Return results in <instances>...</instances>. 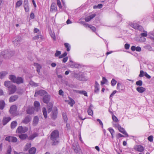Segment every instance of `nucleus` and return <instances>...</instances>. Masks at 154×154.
Masks as SVG:
<instances>
[{"instance_id": "f257e3e1", "label": "nucleus", "mask_w": 154, "mask_h": 154, "mask_svg": "<svg viewBox=\"0 0 154 154\" xmlns=\"http://www.w3.org/2000/svg\"><path fill=\"white\" fill-rule=\"evenodd\" d=\"M59 133L58 131L54 130L51 134L50 139L53 141L52 145H55L58 144L59 140Z\"/></svg>"}, {"instance_id": "f03ea898", "label": "nucleus", "mask_w": 154, "mask_h": 154, "mask_svg": "<svg viewBox=\"0 0 154 154\" xmlns=\"http://www.w3.org/2000/svg\"><path fill=\"white\" fill-rule=\"evenodd\" d=\"M9 79L13 82L17 84H20L23 83V79L20 77L17 78L15 75H11L9 76Z\"/></svg>"}, {"instance_id": "7ed1b4c3", "label": "nucleus", "mask_w": 154, "mask_h": 154, "mask_svg": "<svg viewBox=\"0 0 154 154\" xmlns=\"http://www.w3.org/2000/svg\"><path fill=\"white\" fill-rule=\"evenodd\" d=\"M14 52L10 50H6L2 51L1 55H2L5 58H9L14 55Z\"/></svg>"}, {"instance_id": "20e7f679", "label": "nucleus", "mask_w": 154, "mask_h": 154, "mask_svg": "<svg viewBox=\"0 0 154 154\" xmlns=\"http://www.w3.org/2000/svg\"><path fill=\"white\" fill-rule=\"evenodd\" d=\"M28 130V128L26 127L19 126L17 128L16 132L22 134L25 133Z\"/></svg>"}, {"instance_id": "39448f33", "label": "nucleus", "mask_w": 154, "mask_h": 154, "mask_svg": "<svg viewBox=\"0 0 154 154\" xmlns=\"http://www.w3.org/2000/svg\"><path fill=\"white\" fill-rule=\"evenodd\" d=\"M47 92H46V91L43 90H41L39 91H36L35 92L34 97H37L38 95L41 96H44L45 95H47Z\"/></svg>"}, {"instance_id": "423d86ee", "label": "nucleus", "mask_w": 154, "mask_h": 154, "mask_svg": "<svg viewBox=\"0 0 154 154\" xmlns=\"http://www.w3.org/2000/svg\"><path fill=\"white\" fill-rule=\"evenodd\" d=\"M9 94H11L15 92L17 90L16 86L13 85L10 86L8 88Z\"/></svg>"}, {"instance_id": "0eeeda50", "label": "nucleus", "mask_w": 154, "mask_h": 154, "mask_svg": "<svg viewBox=\"0 0 154 154\" xmlns=\"http://www.w3.org/2000/svg\"><path fill=\"white\" fill-rule=\"evenodd\" d=\"M5 140L9 142H16L17 140V138L16 137L11 136L6 137Z\"/></svg>"}, {"instance_id": "6e6552de", "label": "nucleus", "mask_w": 154, "mask_h": 154, "mask_svg": "<svg viewBox=\"0 0 154 154\" xmlns=\"http://www.w3.org/2000/svg\"><path fill=\"white\" fill-rule=\"evenodd\" d=\"M57 109L56 107H54L51 115V118L54 120L55 119L57 118Z\"/></svg>"}, {"instance_id": "1a4fd4ad", "label": "nucleus", "mask_w": 154, "mask_h": 154, "mask_svg": "<svg viewBox=\"0 0 154 154\" xmlns=\"http://www.w3.org/2000/svg\"><path fill=\"white\" fill-rule=\"evenodd\" d=\"M17 109V107L16 105H14L11 106L9 110L10 113L13 115L15 116Z\"/></svg>"}, {"instance_id": "9d476101", "label": "nucleus", "mask_w": 154, "mask_h": 154, "mask_svg": "<svg viewBox=\"0 0 154 154\" xmlns=\"http://www.w3.org/2000/svg\"><path fill=\"white\" fill-rule=\"evenodd\" d=\"M31 119L32 117L30 116H27L22 121V122L25 124H27L31 121Z\"/></svg>"}, {"instance_id": "9b49d317", "label": "nucleus", "mask_w": 154, "mask_h": 154, "mask_svg": "<svg viewBox=\"0 0 154 154\" xmlns=\"http://www.w3.org/2000/svg\"><path fill=\"white\" fill-rule=\"evenodd\" d=\"M117 127L118 129L120 132L122 133L123 134L125 135L127 137L128 136V135L126 132V131L125 130V129L124 128L121 127L120 125H117Z\"/></svg>"}, {"instance_id": "f8f14e48", "label": "nucleus", "mask_w": 154, "mask_h": 154, "mask_svg": "<svg viewBox=\"0 0 154 154\" xmlns=\"http://www.w3.org/2000/svg\"><path fill=\"white\" fill-rule=\"evenodd\" d=\"M11 119L10 117H4L2 120V124L3 125H5Z\"/></svg>"}, {"instance_id": "ddd939ff", "label": "nucleus", "mask_w": 154, "mask_h": 154, "mask_svg": "<svg viewBox=\"0 0 154 154\" xmlns=\"http://www.w3.org/2000/svg\"><path fill=\"white\" fill-rule=\"evenodd\" d=\"M22 38L20 36H18L17 37L15 40L13 41V43L14 45L16 46H17L20 44Z\"/></svg>"}, {"instance_id": "4468645a", "label": "nucleus", "mask_w": 154, "mask_h": 154, "mask_svg": "<svg viewBox=\"0 0 154 154\" xmlns=\"http://www.w3.org/2000/svg\"><path fill=\"white\" fill-rule=\"evenodd\" d=\"M50 100V97L48 95V94L44 96L43 98V102L46 103H48Z\"/></svg>"}, {"instance_id": "2eb2a0df", "label": "nucleus", "mask_w": 154, "mask_h": 154, "mask_svg": "<svg viewBox=\"0 0 154 154\" xmlns=\"http://www.w3.org/2000/svg\"><path fill=\"white\" fill-rule=\"evenodd\" d=\"M82 24L85 27H88L89 28L92 30L93 32H95L96 29L94 26H93L91 25H88L87 23L84 22H83Z\"/></svg>"}, {"instance_id": "dca6fc26", "label": "nucleus", "mask_w": 154, "mask_h": 154, "mask_svg": "<svg viewBox=\"0 0 154 154\" xmlns=\"http://www.w3.org/2000/svg\"><path fill=\"white\" fill-rule=\"evenodd\" d=\"M34 109L37 111L40 108V103L37 101H35L34 103Z\"/></svg>"}, {"instance_id": "f3484780", "label": "nucleus", "mask_w": 154, "mask_h": 154, "mask_svg": "<svg viewBox=\"0 0 154 154\" xmlns=\"http://www.w3.org/2000/svg\"><path fill=\"white\" fill-rule=\"evenodd\" d=\"M38 121L39 119L37 116L34 117L32 121V125L34 126L36 125L38 123Z\"/></svg>"}, {"instance_id": "a211bd4d", "label": "nucleus", "mask_w": 154, "mask_h": 154, "mask_svg": "<svg viewBox=\"0 0 154 154\" xmlns=\"http://www.w3.org/2000/svg\"><path fill=\"white\" fill-rule=\"evenodd\" d=\"M96 16V14H93L85 18V21L86 22H88Z\"/></svg>"}, {"instance_id": "6ab92c4d", "label": "nucleus", "mask_w": 154, "mask_h": 154, "mask_svg": "<svg viewBox=\"0 0 154 154\" xmlns=\"http://www.w3.org/2000/svg\"><path fill=\"white\" fill-rule=\"evenodd\" d=\"M136 90L139 93H142L146 91V89L142 87L139 86L136 88Z\"/></svg>"}, {"instance_id": "aec40b11", "label": "nucleus", "mask_w": 154, "mask_h": 154, "mask_svg": "<svg viewBox=\"0 0 154 154\" xmlns=\"http://www.w3.org/2000/svg\"><path fill=\"white\" fill-rule=\"evenodd\" d=\"M48 104L47 105V107L48 109V113L51 112L53 108V104L52 103L50 102L48 103Z\"/></svg>"}, {"instance_id": "412c9836", "label": "nucleus", "mask_w": 154, "mask_h": 154, "mask_svg": "<svg viewBox=\"0 0 154 154\" xmlns=\"http://www.w3.org/2000/svg\"><path fill=\"white\" fill-rule=\"evenodd\" d=\"M93 106L92 104L90 105L87 111L88 114L90 116H92L93 114V112L92 110Z\"/></svg>"}, {"instance_id": "4be33fe9", "label": "nucleus", "mask_w": 154, "mask_h": 154, "mask_svg": "<svg viewBox=\"0 0 154 154\" xmlns=\"http://www.w3.org/2000/svg\"><path fill=\"white\" fill-rule=\"evenodd\" d=\"M99 84L97 81H96L94 85V92L96 93H97L99 92Z\"/></svg>"}, {"instance_id": "5701e85b", "label": "nucleus", "mask_w": 154, "mask_h": 154, "mask_svg": "<svg viewBox=\"0 0 154 154\" xmlns=\"http://www.w3.org/2000/svg\"><path fill=\"white\" fill-rule=\"evenodd\" d=\"M18 98L17 95H14L11 96L9 98V102H13L17 100Z\"/></svg>"}, {"instance_id": "b1692460", "label": "nucleus", "mask_w": 154, "mask_h": 154, "mask_svg": "<svg viewBox=\"0 0 154 154\" xmlns=\"http://www.w3.org/2000/svg\"><path fill=\"white\" fill-rule=\"evenodd\" d=\"M34 65L35 66H36V70L37 71L38 73V74L39 75L40 74V69L42 67L41 66L37 63H34Z\"/></svg>"}, {"instance_id": "393cba45", "label": "nucleus", "mask_w": 154, "mask_h": 154, "mask_svg": "<svg viewBox=\"0 0 154 154\" xmlns=\"http://www.w3.org/2000/svg\"><path fill=\"white\" fill-rule=\"evenodd\" d=\"M38 136V133H34L33 134L30 135L28 137V139L29 140H32Z\"/></svg>"}, {"instance_id": "a878e982", "label": "nucleus", "mask_w": 154, "mask_h": 154, "mask_svg": "<svg viewBox=\"0 0 154 154\" xmlns=\"http://www.w3.org/2000/svg\"><path fill=\"white\" fill-rule=\"evenodd\" d=\"M17 123L16 121L12 122L11 124V129L14 128L17 125Z\"/></svg>"}, {"instance_id": "bb28decb", "label": "nucleus", "mask_w": 154, "mask_h": 154, "mask_svg": "<svg viewBox=\"0 0 154 154\" xmlns=\"http://www.w3.org/2000/svg\"><path fill=\"white\" fill-rule=\"evenodd\" d=\"M57 9V6L55 3H52L51 7V11H56Z\"/></svg>"}, {"instance_id": "cd10ccee", "label": "nucleus", "mask_w": 154, "mask_h": 154, "mask_svg": "<svg viewBox=\"0 0 154 154\" xmlns=\"http://www.w3.org/2000/svg\"><path fill=\"white\" fill-rule=\"evenodd\" d=\"M5 106V103L3 100H0V109L2 110L4 108Z\"/></svg>"}, {"instance_id": "c85d7f7f", "label": "nucleus", "mask_w": 154, "mask_h": 154, "mask_svg": "<svg viewBox=\"0 0 154 154\" xmlns=\"http://www.w3.org/2000/svg\"><path fill=\"white\" fill-rule=\"evenodd\" d=\"M36 149L34 147L31 148L29 151L30 154H34L36 152Z\"/></svg>"}, {"instance_id": "c756f323", "label": "nucleus", "mask_w": 154, "mask_h": 154, "mask_svg": "<svg viewBox=\"0 0 154 154\" xmlns=\"http://www.w3.org/2000/svg\"><path fill=\"white\" fill-rule=\"evenodd\" d=\"M19 137L21 139L24 140L28 137V135L26 134H23L19 135Z\"/></svg>"}, {"instance_id": "7c9ffc66", "label": "nucleus", "mask_w": 154, "mask_h": 154, "mask_svg": "<svg viewBox=\"0 0 154 154\" xmlns=\"http://www.w3.org/2000/svg\"><path fill=\"white\" fill-rule=\"evenodd\" d=\"M12 85V83L9 81H6L5 82V86L8 88Z\"/></svg>"}, {"instance_id": "2f4dec72", "label": "nucleus", "mask_w": 154, "mask_h": 154, "mask_svg": "<svg viewBox=\"0 0 154 154\" xmlns=\"http://www.w3.org/2000/svg\"><path fill=\"white\" fill-rule=\"evenodd\" d=\"M70 101H68V103L71 106H73L74 104L75 103L74 100L72 98L69 97Z\"/></svg>"}, {"instance_id": "473e14b6", "label": "nucleus", "mask_w": 154, "mask_h": 154, "mask_svg": "<svg viewBox=\"0 0 154 154\" xmlns=\"http://www.w3.org/2000/svg\"><path fill=\"white\" fill-rule=\"evenodd\" d=\"M77 92L81 94H83L85 96L87 97L88 96L87 92L85 91L78 90L77 91Z\"/></svg>"}, {"instance_id": "72a5a7b5", "label": "nucleus", "mask_w": 154, "mask_h": 154, "mask_svg": "<svg viewBox=\"0 0 154 154\" xmlns=\"http://www.w3.org/2000/svg\"><path fill=\"white\" fill-rule=\"evenodd\" d=\"M42 112L45 118L46 119L47 117V114L46 109L45 107L42 108Z\"/></svg>"}, {"instance_id": "f704fd0d", "label": "nucleus", "mask_w": 154, "mask_h": 154, "mask_svg": "<svg viewBox=\"0 0 154 154\" xmlns=\"http://www.w3.org/2000/svg\"><path fill=\"white\" fill-rule=\"evenodd\" d=\"M31 144L30 143H27L24 149V151H27L31 147Z\"/></svg>"}, {"instance_id": "c9c22d12", "label": "nucleus", "mask_w": 154, "mask_h": 154, "mask_svg": "<svg viewBox=\"0 0 154 154\" xmlns=\"http://www.w3.org/2000/svg\"><path fill=\"white\" fill-rule=\"evenodd\" d=\"M64 45L66 48V51H69L70 50L71 46L70 45L67 43H66L64 44Z\"/></svg>"}, {"instance_id": "e433bc0d", "label": "nucleus", "mask_w": 154, "mask_h": 154, "mask_svg": "<svg viewBox=\"0 0 154 154\" xmlns=\"http://www.w3.org/2000/svg\"><path fill=\"white\" fill-rule=\"evenodd\" d=\"M40 38L41 40L43 39V37L41 35H38L34 36L33 38L34 40H37Z\"/></svg>"}, {"instance_id": "4c0bfd02", "label": "nucleus", "mask_w": 154, "mask_h": 154, "mask_svg": "<svg viewBox=\"0 0 154 154\" xmlns=\"http://www.w3.org/2000/svg\"><path fill=\"white\" fill-rule=\"evenodd\" d=\"M7 74V72H0V78L3 79Z\"/></svg>"}, {"instance_id": "58836bf2", "label": "nucleus", "mask_w": 154, "mask_h": 154, "mask_svg": "<svg viewBox=\"0 0 154 154\" xmlns=\"http://www.w3.org/2000/svg\"><path fill=\"white\" fill-rule=\"evenodd\" d=\"M138 24L137 23H131L130 24V25L131 26V27H132L133 28L137 29V28L138 26Z\"/></svg>"}, {"instance_id": "ea45409f", "label": "nucleus", "mask_w": 154, "mask_h": 154, "mask_svg": "<svg viewBox=\"0 0 154 154\" xmlns=\"http://www.w3.org/2000/svg\"><path fill=\"white\" fill-rule=\"evenodd\" d=\"M144 150L143 147L141 145H138L137 146V150L139 152H142Z\"/></svg>"}, {"instance_id": "a19ab883", "label": "nucleus", "mask_w": 154, "mask_h": 154, "mask_svg": "<svg viewBox=\"0 0 154 154\" xmlns=\"http://www.w3.org/2000/svg\"><path fill=\"white\" fill-rule=\"evenodd\" d=\"M29 84L32 86H34V87H37L38 85V84L35 83L34 82L32 81H31L29 82Z\"/></svg>"}, {"instance_id": "79ce46f5", "label": "nucleus", "mask_w": 154, "mask_h": 154, "mask_svg": "<svg viewBox=\"0 0 154 154\" xmlns=\"http://www.w3.org/2000/svg\"><path fill=\"white\" fill-rule=\"evenodd\" d=\"M22 4V0H19L17 1L16 5V8L19 7Z\"/></svg>"}, {"instance_id": "37998d69", "label": "nucleus", "mask_w": 154, "mask_h": 154, "mask_svg": "<svg viewBox=\"0 0 154 154\" xmlns=\"http://www.w3.org/2000/svg\"><path fill=\"white\" fill-rule=\"evenodd\" d=\"M112 118L113 121L116 122H117L119 120L117 118L114 114L112 115Z\"/></svg>"}, {"instance_id": "c03bdc74", "label": "nucleus", "mask_w": 154, "mask_h": 154, "mask_svg": "<svg viewBox=\"0 0 154 154\" xmlns=\"http://www.w3.org/2000/svg\"><path fill=\"white\" fill-rule=\"evenodd\" d=\"M24 8L26 12H27L29 11V5H24Z\"/></svg>"}, {"instance_id": "a18cd8bd", "label": "nucleus", "mask_w": 154, "mask_h": 154, "mask_svg": "<svg viewBox=\"0 0 154 154\" xmlns=\"http://www.w3.org/2000/svg\"><path fill=\"white\" fill-rule=\"evenodd\" d=\"M61 54V52L60 51H56V53L54 54V56L55 57H59L60 55Z\"/></svg>"}, {"instance_id": "49530a36", "label": "nucleus", "mask_w": 154, "mask_h": 154, "mask_svg": "<svg viewBox=\"0 0 154 154\" xmlns=\"http://www.w3.org/2000/svg\"><path fill=\"white\" fill-rule=\"evenodd\" d=\"M12 149L11 146H9L7 150V152L6 154H11Z\"/></svg>"}, {"instance_id": "de8ad7c7", "label": "nucleus", "mask_w": 154, "mask_h": 154, "mask_svg": "<svg viewBox=\"0 0 154 154\" xmlns=\"http://www.w3.org/2000/svg\"><path fill=\"white\" fill-rule=\"evenodd\" d=\"M27 114H31L34 113V111L32 108L28 109L27 111Z\"/></svg>"}, {"instance_id": "09e8293b", "label": "nucleus", "mask_w": 154, "mask_h": 154, "mask_svg": "<svg viewBox=\"0 0 154 154\" xmlns=\"http://www.w3.org/2000/svg\"><path fill=\"white\" fill-rule=\"evenodd\" d=\"M143 82L141 80H139L136 82V84L138 86H141L142 85Z\"/></svg>"}, {"instance_id": "8fccbe9b", "label": "nucleus", "mask_w": 154, "mask_h": 154, "mask_svg": "<svg viewBox=\"0 0 154 154\" xmlns=\"http://www.w3.org/2000/svg\"><path fill=\"white\" fill-rule=\"evenodd\" d=\"M117 83V81L114 79H112L111 81V84L112 86H115Z\"/></svg>"}, {"instance_id": "3c124183", "label": "nucleus", "mask_w": 154, "mask_h": 154, "mask_svg": "<svg viewBox=\"0 0 154 154\" xmlns=\"http://www.w3.org/2000/svg\"><path fill=\"white\" fill-rule=\"evenodd\" d=\"M67 55V53L66 52H65L63 54H62L61 55V54L60 55L59 57V58L60 59L64 57H66Z\"/></svg>"}, {"instance_id": "603ef678", "label": "nucleus", "mask_w": 154, "mask_h": 154, "mask_svg": "<svg viewBox=\"0 0 154 154\" xmlns=\"http://www.w3.org/2000/svg\"><path fill=\"white\" fill-rule=\"evenodd\" d=\"M145 74V72H144L143 70H141L140 71V74L139 75V76L140 77H143Z\"/></svg>"}, {"instance_id": "864d4df0", "label": "nucleus", "mask_w": 154, "mask_h": 154, "mask_svg": "<svg viewBox=\"0 0 154 154\" xmlns=\"http://www.w3.org/2000/svg\"><path fill=\"white\" fill-rule=\"evenodd\" d=\"M63 116L64 121L66 122L67 120V118L66 114L65 113H63Z\"/></svg>"}, {"instance_id": "5fc2aeb1", "label": "nucleus", "mask_w": 154, "mask_h": 154, "mask_svg": "<svg viewBox=\"0 0 154 154\" xmlns=\"http://www.w3.org/2000/svg\"><path fill=\"white\" fill-rule=\"evenodd\" d=\"M57 4L60 8L61 9L62 8V6L60 0L57 1Z\"/></svg>"}, {"instance_id": "6e6d98bb", "label": "nucleus", "mask_w": 154, "mask_h": 154, "mask_svg": "<svg viewBox=\"0 0 154 154\" xmlns=\"http://www.w3.org/2000/svg\"><path fill=\"white\" fill-rule=\"evenodd\" d=\"M153 136L152 135H151V136H149L148 137V139L149 141L150 142H152L153 141Z\"/></svg>"}, {"instance_id": "4d7b16f0", "label": "nucleus", "mask_w": 154, "mask_h": 154, "mask_svg": "<svg viewBox=\"0 0 154 154\" xmlns=\"http://www.w3.org/2000/svg\"><path fill=\"white\" fill-rule=\"evenodd\" d=\"M140 35L146 37L147 35V32L145 31L143 33H142L140 34Z\"/></svg>"}, {"instance_id": "13d9d810", "label": "nucleus", "mask_w": 154, "mask_h": 154, "mask_svg": "<svg viewBox=\"0 0 154 154\" xmlns=\"http://www.w3.org/2000/svg\"><path fill=\"white\" fill-rule=\"evenodd\" d=\"M108 130L110 133L111 135H112V134L114 133V131L113 129L112 128H108Z\"/></svg>"}, {"instance_id": "bf43d9fd", "label": "nucleus", "mask_w": 154, "mask_h": 154, "mask_svg": "<svg viewBox=\"0 0 154 154\" xmlns=\"http://www.w3.org/2000/svg\"><path fill=\"white\" fill-rule=\"evenodd\" d=\"M130 45L128 44H125V48L126 49H128L130 47Z\"/></svg>"}, {"instance_id": "052dcab7", "label": "nucleus", "mask_w": 154, "mask_h": 154, "mask_svg": "<svg viewBox=\"0 0 154 154\" xmlns=\"http://www.w3.org/2000/svg\"><path fill=\"white\" fill-rule=\"evenodd\" d=\"M59 94L61 96H63V92L62 90L60 89L59 91Z\"/></svg>"}, {"instance_id": "680f3d73", "label": "nucleus", "mask_w": 154, "mask_h": 154, "mask_svg": "<svg viewBox=\"0 0 154 154\" xmlns=\"http://www.w3.org/2000/svg\"><path fill=\"white\" fill-rule=\"evenodd\" d=\"M117 92V91H114L112 93L110 94L109 97L110 98L111 97H112Z\"/></svg>"}, {"instance_id": "e2e57ef3", "label": "nucleus", "mask_w": 154, "mask_h": 154, "mask_svg": "<svg viewBox=\"0 0 154 154\" xmlns=\"http://www.w3.org/2000/svg\"><path fill=\"white\" fill-rule=\"evenodd\" d=\"M68 60V57H64L62 60V61L63 63H66Z\"/></svg>"}, {"instance_id": "0e129e2a", "label": "nucleus", "mask_w": 154, "mask_h": 154, "mask_svg": "<svg viewBox=\"0 0 154 154\" xmlns=\"http://www.w3.org/2000/svg\"><path fill=\"white\" fill-rule=\"evenodd\" d=\"M136 49L135 50L136 51L140 52L141 51V48L140 47L137 46V47H136Z\"/></svg>"}, {"instance_id": "69168bd1", "label": "nucleus", "mask_w": 154, "mask_h": 154, "mask_svg": "<svg viewBox=\"0 0 154 154\" xmlns=\"http://www.w3.org/2000/svg\"><path fill=\"white\" fill-rule=\"evenodd\" d=\"M144 75L148 79H149L151 78V76L149 75L146 72H145Z\"/></svg>"}, {"instance_id": "338daca9", "label": "nucleus", "mask_w": 154, "mask_h": 154, "mask_svg": "<svg viewBox=\"0 0 154 154\" xmlns=\"http://www.w3.org/2000/svg\"><path fill=\"white\" fill-rule=\"evenodd\" d=\"M97 121L102 126V127H103V125L102 122V121L100 119H97Z\"/></svg>"}, {"instance_id": "774afa93", "label": "nucleus", "mask_w": 154, "mask_h": 154, "mask_svg": "<svg viewBox=\"0 0 154 154\" xmlns=\"http://www.w3.org/2000/svg\"><path fill=\"white\" fill-rule=\"evenodd\" d=\"M150 36L151 38L154 39V33H150Z\"/></svg>"}]
</instances>
